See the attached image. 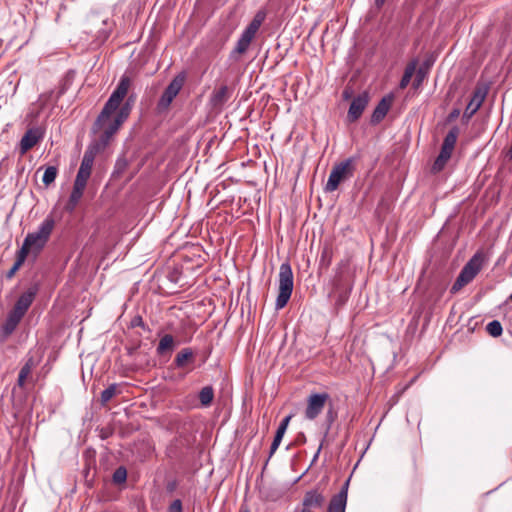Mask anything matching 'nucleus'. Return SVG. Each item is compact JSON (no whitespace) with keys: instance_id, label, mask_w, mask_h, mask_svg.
Masks as SVG:
<instances>
[{"instance_id":"nucleus-1","label":"nucleus","mask_w":512,"mask_h":512,"mask_svg":"<svg viewBox=\"0 0 512 512\" xmlns=\"http://www.w3.org/2000/svg\"><path fill=\"white\" fill-rule=\"evenodd\" d=\"M130 85V78L123 75L96 120L95 125L103 129L102 140L104 142H107L118 131L130 114L129 102L121 106Z\"/></svg>"},{"instance_id":"nucleus-2","label":"nucleus","mask_w":512,"mask_h":512,"mask_svg":"<svg viewBox=\"0 0 512 512\" xmlns=\"http://www.w3.org/2000/svg\"><path fill=\"white\" fill-rule=\"evenodd\" d=\"M38 291L39 286L35 283L19 296L13 309L8 313L3 325V330L6 334H11L16 329L21 319L33 303Z\"/></svg>"},{"instance_id":"nucleus-3","label":"nucleus","mask_w":512,"mask_h":512,"mask_svg":"<svg viewBox=\"0 0 512 512\" xmlns=\"http://www.w3.org/2000/svg\"><path fill=\"white\" fill-rule=\"evenodd\" d=\"M54 227V218L52 216H47L40 224L37 231L26 235L20 250H24L27 256L30 252L35 254L39 253L48 242Z\"/></svg>"},{"instance_id":"nucleus-4","label":"nucleus","mask_w":512,"mask_h":512,"mask_svg":"<svg viewBox=\"0 0 512 512\" xmlns=\"http://www.w3.org/2000/svg\"><path fill=\"white\" fill-rule=\"evenodd\" d=\"M484 264V255L482 252L475 253L472 258L464 265L457 279L451 287V293H457L465 285L469 284L481 271Z\"/></svg>"},{"instance_id":"nucleus-5","label":"nucleus","mask_w":512,"mask_h":512,"mask_svg":"<svg viewBox=\"0 0 512 512\" xmlns=\"http://www.w3.org/2000/svg\"><path fill=\"white\" fill-rule=\"evenodd\" d=\"M278 276L279 291L275 302L277 310L286 306L293 291V272L289 262H284L280 265Z\"/></svg>"},{"instance_id":"nucleus-6","label":"nucleus","mask_w":512,"mask_h":512,"mask_svg":"<svg viewBox=\"0 0 512 512\" xmlns=\"http://www.w3.org/2000/svg\"><path fill=\"white\" fill-rule=\"evenodd\" d=\"M355 171V160L354 158H348L340 163H337L332 168L325 185L326 192L335 191L339 185L353 177Z\"/></svg>"},{"instance_id":"nucleus-7","label":"nucleus","mask_w":512,"mask_h":512,"mask_svg":"<svg viewBox=\"0 0 512 512\" xmlns=\"http://www.w3.org/2000/svg\"><path fill=\"white\" fill-rule=\"evenodd\" d=\"M186 80L185 73H179L177 74L172 81L169 83V85L164 90L162 96L160 97L158 103H157V109L159 112H163L168 110L169 106L175 99V97L179 94L181 89L184 86Z\"/></svg>"},{"instance_id":"nucleus-8","label":"nucleus","mask_w":512,"mask_h":512,"mask_svg":"<svg viewBox=\"0 0 512 512\" xmlns=\"http://www.w3.org/2000/svg\"><path fill=\"white\" fill-rule=\"evenodd\" d=\"M264 14L258 12L253 20L249 23V25L242 32L240 38L237 41L236 47L234 51L238 54H243L249 48L253 38L255 37L257 31L259 30L263 20Z\"/></svg>"},{"instance_id":"nucleus-9","label":"nucleus","mask_w":512,"mask_h":512,"mask_svg":"<svg viewBox=\"0 0 512 512\" xmlns=\"http://www.w3.org/2000/svg\"><path fill=\"white\" fill-rule=\"evenodd\" d=\"M329 395L327 393H313L307 398V406L304 411L307 420L316 419L324 410Z\"/></svg>"},{"instance_id":"nucleus-10","label":"nucleus","mask_w":512,"mask_h":512,"mask_svg":"<svg viewBox=\"0 0 512 512\" xmlns=\"http://www.w3.org/2000/svg\"><path fill=\"white\" fill-rule=\"evenodd\" d=\"M369 102V95L367 92H363L357 97H355L349 107L348 110V120L350 122L357 121L365 110L367 104Z\"/></svg>"},{"instance_id":"nucleus-11","label":"nucleus","mask_w":512,"mask_h":512,"mask_svg":"<svg viewBox=\"0 0 512 512\" xmlns=\"http://www.w3.org/2000/svg\"><path fill=\"white\" fill-rule=\"evenodd\" d=\"M487 95V90L483 87H477L472 95L471 100L469 101L463 117L467 120L470 119L481 107Z\"/></svg>"},{"instance_id":"nucleus-12","label":"nucleus","mask_w":512,"mask_h":512,"mask_svg":"<svg viewBox=\"0 0 512 512\" xmlns=\"http://www.w3.org/2000/svg\"><path fill=\"white\" fill-rule=\"evenodd\" d=\"M231 89L227 85H222L213 90L209 102L210 105L217 110H221L225 103L230 99Z\"/></svg>"},{"instance_id":"nucleus-13","label":"nucleus","mask_w":512,"mask_h":512,"mask_svg":"<svg viewBox=\"0 0 512 512\" xmlns=\"http://www.w3.org/2000/svg\"><path fill=\"white\" fill-rule=\"evenodd\" d=\"M42 138V133L37 128L29 129L21 138L20 153L24 155L32 149Z\"/></svg>"},{"instance_id":"nucleus-14","label":"nucleus","mask_w":512,"mask_h":512,"mask_svg":"<svg viewBox=\"0 0 512 512\" xmlns=\"http://www.w3.org/2000/svg\"><path fill=\"white\" fill-rule=\"evenodd\" d=\"M459 130L457 127H453L445 136L439 155L442 158L450 159L454 150Z\"/></svg>"},{"instance_id":"nucleus-15","label":"nucleus","mask_w":512,"mask_h":512,"mask_svg":"<svg viewBox=\"0 0 512 512\" xmlns=\"http://www.w3.org/2000/svg\"><path fill=\"white\" fill-rule=\"evenodd\" d=\"M348 483L349 482L347 481L343 489L332 497L327 512H345Z\"/></svg>"},{"instance_id":"nucleus-16","label":"nucleus","mask_w":512,"mask_h":512,"mask_svg":"<svg viewBox=\"0 0 512 512\" xmlns=\"http://www.w3.org/2000/svg\"><path fill=\"white\" fill-rule=\"evenodd\" d=\"M324 503V497L321 493L316 490H310L305 493L304 498L302 500V508L301 509H310L311 508H320Z\"/></svg>"},{"instance_id":"nucleus-17","label":"nucleus","mask_w":512,"mask_h":512,"mask_svg":"<svg viewBox=\"0 0 512 512\" xmlns=\"http://www.w3.org/2000/svg\"><path fill=\"white\" fill-rule=\"evenodd\" d=\"M392 102V97H384L376 106L373 115H372V121L373 122H379L381 121L386 114L388 113L390 106Z\"/></svg>"},{"instance_id":"nucleus-18","label":"nucleus","mask_w":512,"mask_h":512,"mask_svg":"<svg viewBox=\"0 0 512 512\" xmlns=\"http://www.w3.org/2000/svg\"><path fill=\"white\" fill-rule=\"evenodd\" d=\"M194 353L190 348H184L178 352L174 359V364L177 368H184L187 363L192 362Z\"/></svg>"},{"instance_id":"nucleus-19","label":"nucleus","mask_w":512,"mask_h":512,"mask_svg":"<svg viewBox=\"0 0 512 512\" xmlns=\"http://www.w3.org/2000/svg\"><path fill=\"white\" fill-rule=\"evenodd\" d=\"M84 190H85V188H83V187H80L75 184L73 185L72 192L70 194L68 203L66 205V209L68 211L71 212L76 208L77 204L79 203L80 199L83 196Z\"/></svg>"},{"instance_id":"nucleus-20","label":"nucleus","mask_w":512,"mask_h":512,"mask_svg":"<svg viewBox=\"0 0 512 512\" xmlns=\"http://www.w3.org/2000/svg\"><path fill=\"white\" fill-rule=\"evenodd\" d=\"M94 159L95 153L93 150L85 151L78 171L91 174Z\"/></svg>"},{"instance_id":"nucleus-21","label":"nucleus","mask_w":512,"mask_h":512,"mask_svg":"<svg viewBox=\"0 0 512 512\" xmlns=\"http://www.w3.org/2000/svg\"><path fill=\"white\" fill-rule=\"evenodd\" d=\"M34 365H35V363H34L33 358H29L26 361V363L23 365V367L21 368L19 375H18V380H17V383L20 387L24 386L25 381H26L27 377L30 375Z\"/></svg>"},{"instance_id":"nucleus-22","label":"nucleus","mask_w":512,"mask_h":512,"mask_svg":"<svg viewBox=\"0 0 512 512\" xmlns=\"http://www.w3.org/2000/svg\"><path fill=\"white\" fill-rule=\"evenodd\" d=\"M416 65H417L416 61H413L406 66L404 74H403L402 79L399 84V87L401 89L406 88L408 86V84L410 83L411 78L416 71Z\"/></svg>"},{"instance_id":"nucleus-23","label":"nucleus","mask_w":512,"mask_h":512,"mask_svg":"<svg viewBox=\"0 0 512 512\" xmlns=\"http://www.w3.org/2000/svg\"><path fill=\"white\" fill-rule=\"evenodd\" d=\"M27 258V255L25 254L24 250H19L17 252L16 261L13 264V266L9 269V271L6 274V277L8 279H11L14 277L16 272L20 269V267L23 265Z\"/></svg>"},{"instance_id":"nucleus-24","label":"nucleus","mask_w":512,"mask_h":512,"mask_svg":"<svg viewBox=\"0 0 512 512\" xmlns=\"http://www.w3.org/2000/svg\"><path fill=\"white\" fill-rule=\"evenodd\" d=\"M173 347H174V338H173V336L170 335V334H166L159 341V344L157 346V353L158 354H163L166 351L173 350Z\"/></svg>"},{"instance_id":"nucleus-25","label":"nucleus","mask_w":512,"mask_h":512,"mask_svg":"<svg viewBox=\"0 0 512 512\" xmlns=\"http://www.w3.org/2000/svg\"><path fill=\"white\" fill-rule=\"evenodd\" d=\"M214 398V391L211 386L203 387L199 392V400L202 406L208 407Z\"/></svg>"},{"instance_id":"nucleus-26","label":"nucleus","mask_w":512,"mask_h":512,"mask_svg":"<svg viewBox=\"0 0 512 512\" xmlns=\"http://www.w3.org/2000/svg\"><path fill=\"white\" fill-rule=\"evenodd\" d=\"M57 174H58L57 167H55V166H48L45 169L43 177H42V182L44 183V185L45 186L51 185L55 181V179L57 177Z\"/></svg>"},{"instance_id":"nucleus-27","label":"nucleus","mask_w":512,"mask_h":512,"mask_svg":"<svg viewBox=\"0 0 512 512\" xmlns=\"http://www.w3.org/2000/svg\"><path fill=\"white\" fill-rule=\"evenodd\" d=\"M118 385L113 383L109 385L105 390L101 393V403L104 405L108 403L117 393Z\"/></svg>"},{"instance_id":"nucleus-28","label":"nucleus","mask_w":512,"mask_h":512,"mask_svg":"<svg viewBox=\"0 0 512 512\" xmlns=\"http://www.w3.org/2000/svg\"><path fill=\"white\" fill-rule=\"evenodd\" d=\"M486 330L492 337H498L503 332L502 325L498 320L489 322L486 326Z\"/></svg>"},{"instance_id":"nucleus-29","label":"nucleus","mask_w":512,"mask_h":512,"mask_svg":"<svg viewBox=\"0 0 512 512\" xmlns=\"http://www.w3.org/2000/svg\"><path fill=\"white\" fill-rule=\"evenodd\" d=\"M284 434H285V432H283L282 429H277L276 434H275L274 439H273V442H272L271 447H270V455H269L270 457L278 449Z\"/></svg>"},{"instance_id":"nucleus-30","label":"nucleus","mask_w":512,"mask_h":512,"mask_svg":"<svg viewBox=\"0 0 512 512\" xmlns=\"http://www.w3.org/2000/svg\"><path fill=\"white\" fill-rule=\"evenodd\" d=\"M127 471L124 467H119L113 473V481L116 484H121L126 481Z\"/></svg>"},{"instance_id":"nucleus-31","label":"nucleus","mask_w":512,"mask_h":512,"mask_svg":"<svg viewBox=\"0 0 512 512\" xmlns=\"http://www.w3.org/2000/svg\"><path fill=\"white\" fill-rule=\"evenodd\" d=\"M90 176H91V174H89V173H84V172L78 171L75 181H74V184L78 185L80 187L86 188L87 181L89 180Z\"/></svg>"},{"instance_id":"nucleus-32","label":"nucleus","mask_w":512,"mask_h":512,"mask_svg":"<svg viewBox=\"0 0 512 512\" xmlns=\"http://www.w3.org/2000/svg\"><path fill=\"white\" fill-rule=\"evenodd\" d=\"M447 161L448 159L442 158V156L438 155L432 166L433 172H440L445 167Z\"/></svg>"},{"instance_id":"nucleus-33","label":"nucleus","mask_w":512,"mask_h":512,"mask_svg":"<svg viewBox=\"0 0 512 512\" xmlns=\"http://www.w3.org/2000/svg\"><path fill=\"white\" fill-rule=\"evenodd\" d=\"M168 512H182V503L179 499L174 500L168 509Z\"/></svg>"},{"instance_id":"nucleus-34","label":"nucleus","mask_w":512,"mask_h":512,"mask_svg":"<svg viewBox=\"0 0 512 512\" xmlns=\"http://www.w3.org/2000/svg\"><path fill=\"white\" fill-rule=\"evenodd\" d=\"M424 76H425L424 72L421 69H419L416 73V77L413 82V86L415 88H418L421 85V83L424 79Z\"/></svg>"},{"instance_id":"nucleus-35","label":"nucleus","mask_w":512,"mask_h":512,"mask_svg":"<svg viewBox=\"0 0 512 512\" xmlns=\"http://www.w3.org/2000/svg\"><path fill=\"white\" fill-rule=\"evenodd\" d=\"M291 419V415L286 416L280 423L278 429H282L283 432H286V429L288 427L289 421Z\"/></svg>"},{"instance_id":"nucleus-36","label":"nucleus","mask_w":512,"mask_h":512,"mask_svg":"<svg viewBox=\"0 0 512 512\" xmlns=\"http://www.w3.org/2000/svg\"><path fill=\"white\" fill-rule=\"evenodd\" d=\"M327 422L329 424V426L334 422L335 418H336V414L333 412L332 408H330L327 412Z\"/></svg>"},{"instance_id":"nucleus-37","label":"nucleus","mask_w":512,"mask_h":512,"mask_svg":"<svg viewBox=\"0 0 512 512\" xmlns=\"http://www.w3.org/2000/svg\"><path fill=\"white\" fill-rule=\"evenodd\" d=\"M459 115H460V109L455 108V109H453V110L450 112V114H449V119H450V120H451V119H454V118L458 117Z\"/></svg>"},{"instance_id":"nucleus-38","label":"nucleus","mask_w":512,"mask_h":512,"mask_svg":"<svg viewBox=\"0 0 512 512\" xmlns=\"http://www.w3.org/2000/svg\"><path fill=\"white\" fill-rule=\"evenodd\" d=\"M386 0H375V4L377 7H381Z\"/></svg>"},{"instance_id":"nucleus-39","label":"nucleus","mask_w":512,"mask_h":512,"mask_svg":"<svg viewBox=\"0 0 512 512\" xmlns=\"http://www.w3.org/2000/svg\"><path fill=\"white\" fill-rule=\"evenodd\" d=\"M343 95L345 99H348L350 97V94L347 90L344 91Z\"/></svg>"},{"instance_id":"nucleus-40","label":"nucleus","mask_w":512,"mask_h":512,"mask_svg":"<svg viewBox=\"0 0 512 512\" xmlns=\"http://www.w3.org/2000/svg\"><path fill=\"white\" fill-rule=\"evenodd\" d=\"M133 324H134V325H136V324H142V320H141V318H138L137 320H134V323H133Z\"/></svg>"},{"instance_id":"nucleus-41","label":"nucleus","mask_w":512,"mask_h":512,"mask_svg":"<svg viewBox=\"0 0 512 512\" xmlns=\"http://www.w3.org/2000/svg\"><path fill=\"white\" fill-rule=\"evenodd\" d=\"M299 512H313V511H311L310 509H306L305 508V509H301Z\"/></svg>"},{"instance_id":"nucleus-42","label":"nucleus","mask_w":512,"mask_h":512,"mask_svg":"<svg viewBox=\"0 0 512 512\" xmlns=\"http://www.w3.org/2000/svg\"><path fill=\"white\" fill-rule=\"evenodd\" d=\"M3 43V40L0 38V45Z\"/></svg>"},{"instance_id":"nucleus-43","label":"nucleus","mask_w":512,"mask_h":512,"mask_svg":"<svg viewBox=\"0 0 512 512\" xmlns=\"http://www.w3.org/2000/svg\"><path fill=\"white\" fill-rule=\"evenodd\" d=\"M243 512H250L248 509L244 510Z\"/></svg>"},{"instance_id":"nucleus-44","label":"nucleus","mask_w":512,"mask_h":512,"mask_svg":"<svg viewBox=\"0 0 512 512\" xmlns=\"http://www.w3.org/2000/svg\"><path fill=\"white\" fill-rule=\"evenodd\" d=\"M509 299L512 300V294L510 295Z\"/></svg>"}]
</instances>
